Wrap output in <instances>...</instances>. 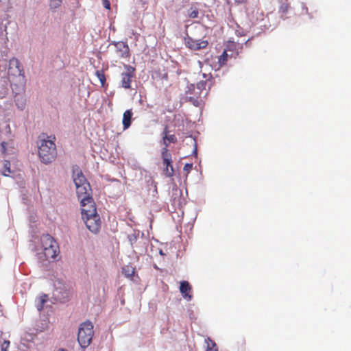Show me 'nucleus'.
I'll return each instance as SVG.
<instances>
[{
    "mask_svg": "<svg viewBox=\"0 0 351 351\" xmlns=\"http://www.w3.org/2000/svg\"><path fill=\"white\" fill-rule=\"evenodd\" d=\"M14 101L19 108L23 110L25 108V99L23 94H16L14 96Z\"/></svg>",
    "mask_w": 351,
    "mask_h": 351,
    "instance_id": "obj_16",
    "label": "nucleus"
},
{
    "mask_svg": "<svg viewBox=\"0 0 351 351\" xmlns=\"http://www.w3.org/2000/svg\"><path fill=\"white\" fill-rule=\"evenodd\" d=\"M132 114V110H127L124 112L122 121L124 129H128L130 126Z\"/></svg>",
    "mask_w": 351,
    "mask_h": 351,
    "instance_id": "obj_15",
    "label": "nucleus"
},
{
    "mask_svg": "<svg viewBox=\"0 0 351 351\" xmlns=\"http://www.w3.org/2000/svg\"><path fill=\"white\" fill-rule=\"evenodd\" d=\"M76 193L78 198L80 199V203L84 204L86 201L91 202V196L90 194V186L89 183H85L82 185H77L75 186Z\"/></svg>",
    "mask_w": 351,
    "mask_h": 351,
    "instance_id": "obj_8",
    "label": "nucleus"
},
{
    "mask_svg": "<svg viewBox=\"0 0 351 351\" xmlns=\"http://www.w3.org/2000/svg\"><path fill=\"white\" fill-rule=\"evenodd\" d=\"M73 180L75 186L77 185L84 184L85 183H88L82 170L78 167L73 168Z\"/></svg>",
    "mask_w": 351,
    "mask_h": 351,
    "instance_id": "obj_11",
    "label": "nucleus"
},
{
    "mask_svg": "<svg viewBox=\"0 0 351 351\" xmlns=\"http://www.w3.org/2000/svg\"><path fill=\"white\" fill-rule=\"evenodd\" d=\"M11 173L10 162L9 160H5L3 162V169L2 173L5 176H8Z\"/></svg>",
    "mask_w": 351,
    "mask_h": 351,
    "instance_id": "obj_21",
    "label": "nucleus"
},
{
    "mask_svg": "<svg viewBox=\"0 0 351 351\" xmlns=\"http://www.w3.org/2000/svg\"><path fill=\"white\" fill-rule=\"evenodd\" d=\"M205 343L206 344V351H218V347L216 343L210 337H206L205 339Z\"/></svg>",
    "mask_w": 351,
    "mask_h": 351,
    "instance_id": "obj_17",
    "label": "nucleus"
},
{
    "mask_svg": "<svg viewBox=\"0 0 351 351\" xmlns=\"http://www.w3.org/2000/svg\"><path fill=\"white\" fill-rule=\"evenodd\" d=\"M82 218L86 228L93 233H97L101 228L99 215L97 213L96 208L91 207L90 210H82Z\"/></svg>",
    "mask_w": 351,
    "mask_h": 351,
    "instance_id": "obj_3",
    "label": "nucleus"
},
{
    "mask_svg": "<svg viewBox=\"0 0 351 351\" xmlns=\"http://www.w3.org/2000/svg\"><path fill=\"white\" fill-rule=\"evenodd\" d=\"M211 80L212 77L210 76L208 79H206V80L199 81L197 84V89L199 90V92H197V94L202 95L203 91H205L204 97L206 96L208 94L206 87L208 86V88H210V86L212 85Z\"/></svg>",
    "mask_w": 351,
    "mask_h": 351,
    "instance_id": "obj_14",
    "label": "nucleus"
},
{
    "mask_svg": "<svg viewBox=\"0 0 351 351\" xmlns=\"http://www.w3.org/2000/svg\"><path fill=\"white\" fill-rule=\"evenodd\" d=\"M162 143L165 145L164 148L168 149V146L170 143H175L177 141V138L174 134H169V128L166 125L162 133Z\"/></svg>",
    "mask_w": 351,
    "mask_h": 351,
    "instance_id": "obj_12",
    "label": "nucleus"
},
{
    "mask_svg": "<svg viewBox=\"0 0 351 351\" xmlns=\"http://www.w3.org/2000/svg\"><path fill=\"white\" fill-rule=\"evenodd\" d=\"M94 335L93 325L90 321L82 323L79 327L77 341L82 348L88 347Z\"/></svg>",
    "mask_w": 351,
    "mask_h": 351,
    "instance_id": "obj_4",
    "label": "nucleus"
},
{
    "mask_svg": "<svg viewBox=\"0 0 351 351\" xmlns=\"http://www.w3.org/2000/svg\"><path fill=\"white\" fill-rule=\"evenodd\" d=\"M55 136H47V138H40L38 146V156L41 162L44 164H49L57 156Z\"/></svg>",
    "mask_w": 351,
    "mask_h": 351,
    "instance_id": "obj_1",
    "label": "nucleus"
},
{
    "mask_svg": "<svg viewBox=\"0 0 351 351\" xmlns=\"http://www.w3.org/2000/svg\"><path fill=\"white\" fill-rule=\"evenodd\" d=\"M228 60V53L226 51H224L223 53L219 58V64L222 66L226 64Z\"/></svg>",
    "mask_w": 351,
    "mask_h": 351,
    "instance_id": "obj_23",
    "label": "nucleus"
},
{
    "mask_svg": "<svg viewBox=\"0 0 351 351\" xmlns=\"http://www.w3.org/2000/svg\"><path fill=\"white\" fill-rule=\"evenodd\" d=\"M199 11L197 9L195 8L189 12V16L191 19H195L198 16Z\"/></svg>",
    "mask_w": 351,
    "mask_h": 351,
    "instance_id": "obj_26",
    "label": "nucleus"
},
{
    "mask_svg": "<svg viewBox=\"0 0 351 351\" xmlns=\"http://www.w3.org/2000/svg\"><path fill=\"white\" fill-rule=\"evenodd\" d=\"M95 75L100 81L101 86H104L106 83V77L104 71L97 70L95 72Z\"/></svg>",
    "mask_w": 351,
    "mask_h": 351,
    "instance_id": "obj_20",
    "label": "nucleus"
},
{
    "mask_svg": "<svg viewBox=\"0 0 351 351\" xmlns=\"http://www.w3.org/2000/svg\"><path fill=\"white\" fill-rule=\"evenodd\" d=\"M80 204H81V206H82V210L83 209L90 210L91 207L96 208L92 197H91V202H89L88 201H86V203H84V204L80 203Z\"/></svg>",
    "mask_w": 351,
    "mask_h": 351,
    "instance_id": "obj_22",
    "label": "nucleus"
},
{
    "mask_svg": "<svg viewBox=\"0 0 351 351\" xmlns=\"http://www.w3.org/2000/svg\"><path fill=\"white\" fill-rule=\"evenodd\" d=\"M6 145H7V143L4 141L1 143V152L3 154H5L6 153Z\"/></svg>",
    "mask_w": 351,
    "mask_h": 351,
    "instance_id": "obj_31",
    "label": "nucleus"
},
{
    "mask_svg": "<svg viewBox=\"0 0 351 351\" xmlns=\"http://www.w3.org/2000/svg\"><path fill=\"white\" fill-rule=\"evenodd\" d=\"M51 4L54 8H57L60 5L62 0H51Z\"/></svg>",
    "mask_w": 351,
    "mask_h": 351,
    "instance_id": "obj_29",
    "label": "nucleus"
},
{
    "mask_svg": "<svg viewBox=\"0 0 351 351\" xmlns=\"http://www.w3.org/2000/svg\"><path fill=\"white\" fill-rule=\"evenodd\" d=\"M192 287L190 285L189 282L187 281H181L180 282V291L182 293V295L184 298L191 300V295H190V292L191 291Z\"/></svg>",
    "mask_w": 351,
    "mask_h": 351,
    "instance_id": "obj_13",
    "label": "nucleus"
},
{
    "mask_svg": "<svg viewBox=\"0 0 351 351\" xmlns=\"http://www.w3.org/2000/svg\"><path fill=\"white\" fill-rule=\"evenodd\" d=\"M113 45L115 47V51L120 58H128L130 57V48L125 42H115Z\"/></svg>",
    "mask_w": 351,
    "mask_h": 351,
    "instance_id": "obj_10",
    "label": "nucleus"
},
{
    "mask_svg": "<svg viewBox=\"0 0 351 351\" xmlns=\"http://www.w3.org/2000/svg\"><path fill=\"white\" fill-rule=\"evenodd\" d=\"M8 80L12 84L23 85L25 80L23 70L18 59L13 58L9 62L8 69Z\"/></svg>",
    "mask_w": 351,
    "mask_h": 351,
    "instance_id": "obj_2",
    "label": "nucleus"
},
{
    "mask_svg": "<svg viewBox=\"0 0 351 351\" xmlns=\"http://www.w3.org/2000/svg\"><path fill=\"white\" fill-rule=\"evenodd\" d=\"M201 97L202 95H199L195 98L194 97H190L189 101L192 102L195 106H198L200 104V101H202Z\"/></svg>",
    "mask_w": 351,
    "mask_h": 351,
    "instance_id": "obj_24",
    "label": "nucleus"
},
{
    "mask_svg": "<svg viewBox=\"0 0 351 351\" xmlns=\"http://www.w3.org/2000/svg\"><path fill=\"white\" fill-rule=\"evenodd\" d=\"M103 1V5L104 7L107 9V10H110V3L108 0H102Z\"/></svg>",
    "mask_w": 351,
    "mask_h": 351,
    "instance_id": "obj_30",
    "label": "nucleus"
},
{
    "mask_svg": "<svg viewBox=\"0 0 351 351\" xmlns=\"http://www.w3.org/2000/svg\"><path fill=\"white\" fill-rule=\"evenodd\" d=\"M58 351H66V350H63V349H60V350H58Z\"/></svg>",
    "mask_w": 351,
    "mask_h": 351,
    "instance_id": "obj_35",
    "label": "nucleus"
},
{
    "mask_svg": "<svg viewBox=\"0 0 351 351\" xmlns=\"http://www.w3.org/2000/svg\"><path fill=\"white\" fill-rule=\"evenodd\" d=\"M10 346V341L4 340L2 343L0 341V351H8Z\"/></svg>",
    "mask_w": 351,
    "mask_h": 351,
    "instance_id": "obj_25",
    "label": "nucleus"
},
{
    "mask_svg": "<svg viewBox=\"0 0 351 351\" xmlns=\"http://www.w3.org/2000/svg\"><path fill=\"white\" fill-rule=\"evenodd\" d=\"M185 45L192 50H199L206 48L208 42L206 40H195L188 36L185 38Z\"/></svg>",
    "mask_w": 351,
    "mask_h": 351,
    "instance_id": "obj_9",
    "label": "nucleus"
},
{
    "mask_svg": "<svg viewBox=\"0 0 351 351\" xmlns=\"http://www.w3.org/2000/svg\"><path fill=\"white\" fill-rule=\"evenodd\" d=\"M192 168H193V164L192 163H186L184 165L183 170L186 173V176L190 172V171L192 169Z\"/></svg>",
    "mask_w": 351,
    "mask_h": 351,
    "instance_id": "obj_28",
    "label": "nucleus"
},
{
    "mask_svg": "<svg viewBox=\"0 0 351 351\" xmlns=\"http://www.w3.org/2000/svg\"><path fill=\"white\" fill-rule=\"evenodd\" d=\"M125 71L121 74V85L125 89L131 88L132 80L135 77V68L129 65L124 64Z\"/></svg>",
    "mask_w": 351,
    "mask_h": 351,
    "instance_id": "obj_7",
    "label": "nucleus"
},
{
    "mask_svg": "<svg viewBox=\"0 0 351 351\" xmlns=\"http://www.w3.org/2000/svg\"><path fill=\"white\" fill-rule=\"evenodd\" d=\"M289 8V5L288 3H282L280 7L279 10L281 13L285 14L287 12Z\"/></svg>",
    "mask_w": 351,
    "mask_h": 351,
    "instance_id": "obj_27",
    "label": "nucleus"
},
{
    "mask_svg": "<svg viewBox=\"0 0 351 351\" xmlns=\"http://www.w3.org/2000/svg\"><path fill=\"white\" fill-rule=\"evenodd\" d=\"M48 300V295L46 294H43L38 298V303L37 304V308L39 311H41L43 309V306L45 302H47Z\"/></svg>",
    "mask_w": 351,
    "mask_h": 351,
    "instance_id": "obj_19",
    "label": "nucleus"
},
{
    "mask_svg": "<svg viewBox=\"0 0 351 351\" xmlns=\"http://www.w3.org/2000/svg\"><path fill=\"white\" fill-rule=\"evenodd\" d=\"M191 87H192L194 89V85L193 84H191L190 86H189V89H190Z\"/></svg>",
    "mask_w": 351,
    "mask_h": 351,
    "instance_id": "obj_33",
    "label": "nucleus"
},
{
    "mask_svg": "<svg viewBox=\"0 0 351 351\" xmlns=\"http://www.w3.org/2000/svg\"><path fill=\"white\" fill-rule=\"evenodd\" d=\"M122 273L125 277L131 278L134 276L135 269L130 265H127L122 268Z\"/></svg>",
    "mask_w": 351,
    "mask_h": 351,
    "instance_id": "obj_18",
    "label": "nucleus"
},
{
    "mask_svg": "<svg viewBox=\"0 0 351 351\" xmlns=\"http://www.w3.org/2000/svg\"><path fill=\"white\" fill-rule=\"evenodd\" d=\"M203 77H204V78H206V77H207V76H206V75L205 73H204V74H203Z\"/></svg>",
    "mask_w": 351,
    "mask_h": 351,
    "instance_id": "obj_34",
    "label": "nucleus"
},
{
    "mask_svg": "<svg viewBox=\"0 0 351 351\" xmlns=\"http://www.w3.org/2000/svg\"><path fill=\"white\" fill-rule=\"evenodd\" d=\"M40 241L46 258H55L59 252V247L54 239L49 234H47L41 237Z\"/></svg>",
    "mask_w": 351,
    "mask_h": 351,
    "instance_id": "obj_5",
    "label": "nucleus"
},
{
    "mask_svg": "<svg viewBox=\"0 0 351 351\" xmlns=\"http://www.w3.org/2000/svg\"><path fill=\"white\" fill-rule=\"evenodd\" d=\"M236 3H245L247 1V0H234Z\"/></svg>",
    "mask_w": 351,
    "mask_h": 351,
    "instance_id": "obj_32",
    "label": "nucleus"
},
{
    "mask_svg": "<svg viewBox=\"0 0 351 351\" xmlns=\"http://www.w3.org/2000/svg\"><path fill=\"white\" fill-rule=\"evenodd\" d=\"M161 156L163 165V173L167 177H172L174 174V169L172 165V156L169 150L167 148H162Z\"/></svg>",
    "mask_w": 351,
    "mask_h": 351,
    "instance_id": "obj_6",
    "label": "nucleus"
}]
</instances>
